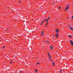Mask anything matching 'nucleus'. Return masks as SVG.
<instances>
[{"instance_id":"nucleus-21","label":"nucleus","mask_w":73,"mask_h":73,"mask_svg":"<svg viewBox=\"0 0 73 73\" xmlns=\"http://www.w3.org/2000/svg\"><path fill=\"white\" fill-rule=\"evenodd\" d=\"M5 46H4L3 47V49H4V48H5Z\"/></svg>"},{"instance_id":"nucleus-1","label":"nucleus","mask_w":73,"mask_h":73,"mask_svg":"<svg viewBox=\"0 0 73 73\" xmlns=\"http://www.w3.org/2000/svg\"><path fill=\"white\" fill-rule=\"evenodd\" d=\"M48 58L50 61H51V62H52V57H51V56H50V54H49V53L48 52Z\"/></svg>"},{"instance_id":"nucleus-24","label":"nucleus","mask_w":73,"mask_h":73,"mask_svg":"<svg viewBox=\"0 0 73 73\" xmlns=\"http://www.w3.org/2000/svg\"><path fill=\"white\" fill-rule=\"evenodd\" d=\"M72 19H73V16H72Z\"/></svg>"},{"instance_id":"nucleus-8","label":"nucleus","mask_w":73,"mask_h":73,"mask_svg":"<svg viewBox=\"0 0 73 73\" xmlns=\"http://www.w3.org/2000/svg\"><path fill=\"white\" fill-rule=\"evenodd\" d=\"M56 38H58V34H56Z\"/></svg>"},{"instance_id":"nucleus-10","label":"nucleus","mask_w":73,"mask_h":73,"mask_svg":"<svg viewBox=\"0 0 73 73\" xmlns=\"http://www.w3.org/2000/svg\"><path fill=\"white\" fill-rule=\"evenodd\" d=\"M68 36V37H70V38H72V36H71V35H69Z\"/></svg>"},{"instance_id":"nucleus-23","label":"nucleus","mask_w":73,"mask_h":73,"mask_svg":"<svg viewBox=\"0 0 73 73\" xmlns=\"http://www.w3.org/2000/svg\"><path fill=\"white\" fill-rule=\"evenodd\" d=\"M61 8V7H59V9H60V8Z\"/></svg>"},{"instance_id":"nucleus-18","label":"nucleus","mask_w":73,"mask_h":73,"mask_svg":"<svg viewBox=\"0 0 73 73\" xmlns=\"http://www.w3.org/2000/svg\"><path fill=\"white\" fill-rule=\"evenodd\" d=\"M35 72H38V71H37V70L36 69Z\"/></svg>"},{"instance_id":"nucleus-3","label":"nucleus","mask_w":73,"mask_h":73,"mask_svg":"<svg viewBox=\"0 0 73 73\" xmlns=\"http://www.w3.org/2000/svg\"><path fill=\"white\" fill-rule=\"evenodd\" d=\"M44 33V31H43L42 33H40V36H42L43 35V34Z\"/></svg>"},{"instance_id":"nucleus-7","label":"nucleus","mask_w":73,"mask_h":73,"mask_svg":"<svg viewBox=\"0 0 73 73\" xmlns=\"http://www.w3.org/2000/svg\"><path fill=\"white\" fill-rule=\"evenodd\" d=\"M44 23V22L43 21H42L41 23V24L40 25L41 26V25H42V24H43V23Z\"/></svg>"},{"instance_id":"nucleus-11","label":"nucleus","mask_w":73,"mask_h":73,"mask_svg":"<svg viewBox=\"0 0 73 73\" xmlns=\"http://www.w3.org/2000/svg\"><path fill=\"white\" fill-rule=\"evenodd\" d=\"M46 42H47V43L48 44H49V43H50V42H49L48 41V40H46Z\"/></svg>"},{"instance_id":"nucleus-6","label":"nucleus","mask_w":73,"mask_h":73,"mask_svg":"<svg viewBox=\"0 0 73 73\" xmlns=\"http://www.w3.org/2000/svg\"><path fill=\"white\" fill-rule=\"evenodd\" d=\"M49 24V22H47L46 23V25L45 26V27H47V25H48V24Z\"/></svg>"},{"instance_id":"nucleus-13","label":"nucleus","mask_w":73,"mask_h":73,"mask_svg":"<svg viewBox=\"0 0 73 73\" xmlns=\"http://www.w3.org/2000/svg\"><path fill=\"white\" fill-rule=\"evenodd\" d=\"M70 29L71 30H72V31H73V29L71 27L70 28Z\"/></svg>"},{"instance_id":"nucleus-20","label":"nucleus","mask_w":73,"mask_h":73,"mask_svg":"<svg viewBox=\"0 0 73 73\" xmlns=\"http://www.w3.org/2000/svg\"><path fill=\"white\" fill-rule=\"evenodd\" d=\"M69 26L70 28H71V27L70 26V25H69Z\"/></svg>"},{"instance_id":"nucleus-9","label":"nucleus","mask_w":73,"mask_h":73,"mask_svg":"<svg viewBox=\"0 0 73 73\" xmlns=\"http://www.w3.org/2000/svg\"><path fill=\"white\" fill-rule=\"evenodd\" d=\"M47 19H44L43 21L44 22V21H47Z\"/></svg>"},{"instance_id":"nucleus-16","label":"nucleus","mask_w":73,"mask_h":73,"mask_svg":"<svg viewBox=\"0 0 73 73\" xmlns=\"http://www.w3.org/2000/svg\"><path fill=\"white\" fill-rule=\"evenodd\" d=\"M50 48L51 50L53 49V47H51Z\"/></svg>"},{"instance_id":"nucleus-29","label":"nucleus","mask_w":73,"mask_h":73,"mask_svg":"<svg viewBox=\"0 0 73 73\" xmlns=\"http://www.w3.org/2000/svg\"><path fill=\"white\" fill-rule=\"evenodd\" d=\"M43 42H44V41H43Z\"/></svg>"},{"instance_id":"nucleus-28","label":"nucleus","mask_w":73,"mask_h":73,"mask_svg":"<svg viewBox=\"0 0 73 73\" xmlns=\"http://www.w3.org/2000/svg\"><path fill=\"white\" fill-rule=\"evenodd\" d=\"M53 5L54 4V3H53Z\"/></svg>"},{"instance_id":"nucleus-17","label":"nucleus","mask_w":73,"mask_h":73,"mask_svg":"<svg viewBox=\"0 0 73 73\" xmlns=\"http://www.w3.org/2000/svg\"><path fill=\"white\" fill-rule=\"evenodd\" d=\"M61 72H62V69H61L60 71V73H61Z\"/></svg>"},{"instance_id":"nucleus-15","label":"nucleus","mask_w":73,"mask_h":73,"mask_svg":"<svg viewBox=\"0 0 73 73\" xmlns=\"http://www.w3.org/2000/svg\"><path fill=\"white\" fill-rule=\"evenodd\" d=\"M52 36H53V37H54V34H52Z\"/></svg>"},{"instance_id":"nucleus-5","label":"nucleus","mask_w":73,"mask_h":73,"mask_svg":"<svg viewBox=\"0 0 73 73\" xmlns=\"http://www.w3.org/2000/svg\"><path fill=\"white\" fill-rule=\"evenodd\" d=\"M70 44L72 45L73 46V42H72V40H70Z\"/></svg>"},{"instance_id":"nucleus-14","label":"nucleus","mask_w":73,"mask_h":73,"mask_svg":"<svg viewBox=\"0 0 73 73\" xmlns=\"http://www.w3.org/2000/svg\"><path fill=\"white\" fill-rule=\"evenodd\" d=\"M50 19V17H49L48 19H47V21H48V20Z\"/></svg>"},{"instance_id":"nucleus-2","label":"nucleus","mask_w":73,"mask_h":73,"mask_svg":"<svg viewBox=\"0 0 73 73\" xmlns=\"http://www.w3.org/2000/svg\"><path fill=\"white\" fill-rule=\"evenodd\" d=\"M69 9V6L68 5H67L66 6V9H65V11H67Z\"/></svg>"},{"instance_id":"nucleus-25","label":"nucleus","mask_w":73,"mask_h":73,"mask_svg":"<svg viewBox=\"0 0 73 73\" xmlns=\"http://www.w3.org/2000/svg\"><path fill=\"white\" fill-rule=\"evenodd\" d=\"M20 73H21V70L20 71Z\"/></svg>"},{"instance_id":"nucleus-19","label":"nucleus","mask_w":73,"mask_h":73,"mask_svg":"<svg viewBox=\"0 0 73 73\" xmlns=\"http://www.w3.org/2000/svg\"><path fill=\"white\" fill-rule=\"evenodd\" d=\"M12 61H11V62H10V64H12Z\"/></svg>"},{"instance_id":"nucleus-30","label":"nucleus","mask_w":73,"mask_h":73,"mask_svg":"<svg viewBox=\"0 0 73 73\" xmlns=\"http://www.w3.org/2000/svg\"><path fill=\"white\" fill-rule=\"evenodd\" d=\"M0 41H1V40L0 39Z\"/></svg>"},{"instance_id":"nucleus-26","label":"nucleus","mask_w":73,"mask_h":73,"mask_svg":"<svg viewBox=\"0 0 73 73\" xmlns=\"http://www.w3.org/2000/svg\"><path fill=\"white\" fill-rule=\"evenodd\" d=\"M19 3H21V1H20L19 2Z\"/></svg>"},{"instance_id":"nucleus-12","label":"nucleus","mask_w":73,"mask_h":73,"mask_svg":"<svg viewBox=\"0 0 73 73\" xmlns=\"http://www.w3.org/2000/svg\"><path fill=\"white\" fill-rule=\"evenodd\" d=\"M52 64H53V65L54 66V65H55V64H54V62H53L52 63Z\"/></svg>"},{"instance_id":"nucleus-22","label":"nucleus","mask_w":73,"mask_h":73,"mask_svg":"<svg viewBox=\"0 0 73 73\" xmlns=\"http://www.w3.org/2000/svg\"><path fill=\"white\" fill-rule=\"evenodd\" d=\"M39 64V63H36V65H37V64Z\"/></svg>"},{"instance_id":"nucleus-4","label":"nucleus","mask_w":73,"mask_h":73,"mask_svg":"<svg viewBox=\"0 0 73 73\" xmlns=\"http://www.w3.org/2000/svg\"><path fill=\"white\" fill-rule=\"evenodd\" d=\"M55 30L56 32L57 33H58V32H59V30H58V29H56Z\"/></svg>"},{"instance_id":"nucleus-27","label":"nucleus","mask_w":73,"mask_h":73,"mask_svg":"<svg viewBox=\"0 0 73 73\" xmlns=\"http://www.w3.org/2000/svg\"><path fill=\"white\" fill-rule=\"evenodd\" d=\"M67 19H69V18L68 17H67Z\"/></svg>"}]
</instances>
